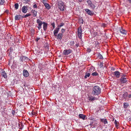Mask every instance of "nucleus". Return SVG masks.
I'll use <instances>...</instances> for the list:
<instances>
[{"mask_svg": "<svg viewBox=\"0 0 131 131\" xmlns=\"http://www.w3.org/2000/svg\"><path fill=\"white\" fill-rule=\"evenodd\" d=\"M23 57L24 61H27L29 60V58L27 57H26L25 56H24Z\"/></svg>", "mask_w": 131, "mask_h": 131, "instance_id": "nucleus-35", "label": "nucleus"}, {"mask_svg": "<svg viewBox=\"0 0 131 131\" xmlns=\"http://www.w3.org/2000/svg\"><path fill=\"white\" fill-rule=\"evenodd\" d=\"M78 0L80 2H81L82 1V0Z\"/></svg>", "mask_w": 131, "mask_h": 131, "instance_id": "nucleus-53", "label": "nucleus"}, {"mask_svg": "<svg viewBox=\"0 0 131 131\" xmlns=\"http://www.w3.org/2000/svg\"><path fill=\"white\" fill-rule=\"evenodd\" d=\"M56 37L57 38V39H60V40H61L62 39V37H63L62 34L59 33L57 35V36H56Z\"/></svg>", "mask_w": 131, "mask_h": 131, "instance_id": "nucleus-16", "label": "nucleus"}, {"mask_svg": "<svg viewBox=\"0 0 131 131\" xmlns=\"http://www.w3.org/2000/svg\"><path fill=\"white\" fill-rule=\"evenodd\" d=\"M130 3H131V0H128Z\"/></svg>", "mask_w": 131, "mask_h": 131, "instance_id": "nucleus-52", "label": "nucleus"}, {"mask_svg": "<svg viewBox=\"0 0 131 131\" xmlns=\"http://www.w3.org/2000/svg\"><path fill=\"white\" fill-rule=\"evenodd\" d=\"M86 2L89 5H90L92 3L91 1L90 0H87Z\"/></svg>", "mask_w": 131, "mask_h": 131, "instance_id": "nucleus-36", "label": "nucleus"}, {"mask_svg": "<svg viewBox=\"0 0 131 131\" xmlns=\"http://www.w3.org/2000/svg\"><path fill=\"white\" fill-rule=\"evenodd\" d=\"M128 81V80L126 78L121 77L120 79V81L122 83H126Z\"/></svg>", "mask_w": 131, "mask_h": 131, "instance_id": "nucleus-8", "label": "nucleus"}, {"mask_svg": "<svg viewBox=\"0 0 131 131\" xmlns=\"http://www.w3.org/2000/svg\"><path fill=\"white\" fill-rule=\"evenodd\" d=\"M31 114L33 115H34L35 114V113L33 111H32L31 112Z\"/></svg>", "mask_w": 131, "mask_h": 131, "instance_id": "nucleus-48", "label": "nucleus"}, {"mask_svg": "<svg viewBox=\"0 0 131 131\" xmlns=\"http://www.w3.org/2000/svg\"><path fill=\"white\" fill-rule=\"evenodd\" d=\"M90 75V74L89 73H85V74L84 77V78L85 79H86L88 77H89Z\"/></svg>", "mask_w": 131, "mask_h": 131, "instance_id": "nucleus-26", "label": "nucleus"}, {"mask_svg": "<svg viewBox=\"0 0 131 131\" xmlns=\"http://www.w3.org/2000/svg\"><path fill=\"white\" fill-rule=\"evenodd\" d=\"M92 75L93 76H97L98 75V73L96 72H95L92 73Z\"/></svg>", "mask_w": 131, "mask_h": 131, "instance_id": "nucleus-30", "label": "nucleus"}, {"mask_svg": "<svg viewBox=\"0 0 131 131\" xmlns=\"http://www.w3.org/2000/svg\"><path fill=\"white\" fill-rule=\"evenodd\" d=\"M31 13L33 14V15L36 17L37 16V11L34 10H32L31 11Z\"/></svg>", "mask_w": 131, "mask_h": 131, "instance_id": "nucleus-21", "label": "nucleus"}, {"mask_svg": "<svg viewBox=\"0 0 131 131\" xmlns=\"http://www.w3.org/2000/svg\"><path fill=\"white\" fill-rule=\"evenodd\" d=\"M31 15V14H27L24 16H23L22 17L23 18H26L27 17H28Z\"/></svg>", "mask_w": 131, "mask_h": 131, "instance_id": "nucleus-28", "label": "nucleus"}, {"mask_svg": "<svg viewBox=\"0 0 131 131\" xmlns=\"http://www.w3.org/2000/svg\"><path fill=\"white\" fill-rule=\"evenodd\" d=\"M23 75L26 77H28L29 75V73L28 71L25 69H24L23 70Z\"/></svg>", "mask_w": 131, "mask_h": 131, "instance_id": "nucleus-10", "label": "nucleus"}, {"mask_svg": "<svg viewBox=\"0 0 131 131\" xmlns=\"http://www.w3.org/2000/svg\"><path fill=\"white\" fill-rule=\"evenodd\" d=\"M90 7L91 8L93 9H94L95 8V5L93 4L92 3L89 5Z\"/></svg>", "mask_w": 131, "mask_h": 131, "instance_id": "nucleus-27", "label": "nucleus"}, {"mask_svg": "<svg viewBox=\"0 0 131 131\" xmlns=\"http://www.w3.org/2000/svg\"><path fill=\"white\" fill-rule=\"evenodd\" d=\"M101 92V89L98 86H95L92 89V94L94 95H98Z\"/></svg>", "mask_w": 131, "mask_h": 131, "instance_id": "nucleus-1", "label": "nucleus"}, {"mask_svg": "<svg viewBox=\"0 0 131 131\" xmlns=\"http://www.w3.org/2000/svg\"><path fill=\"white\" fill-rule=\"evenodd\" d=\"M21 15H16L15 16V20H19L20 19Z\"/></svg>", "mask_w": 131, "mask_h": 131, "instance_id": "nucleus-20", "label": "nucleus"}, {"mask_svg": "<svg viewBox=\"0 0 131 131\" xmlns=\"http://www.w3.org/2000/svg\"><path fill=\"white\" fill-rule=\"evenodd\" d=\"M101 122H103L104 124H107V121L106 119H101Z\"/></svg>", "mask_w": 131, "mask_h": 131, "instance_id": "nucleus-19", "label": "nucleus"}, {"mask_svg": "<svg viewBox=\"0 0 131 131\" xmlns=\"http://www.w3.org/2000/svg\"><path fill=\"white\" fill-rule=\"evenodd\" d=\"M111 70L113 71H114L115 70V69L114 68L112 67L111 69Z\"/></svg>", "mask_w": 131, "mask_h": 131, "instance_id": "nucleus-50", "label": "nucleus"}, {"mask_svg": "<svg viewBox=\"0 0 131 131\" xmlns=\"http://www.w3.org/2000/svg\"><path fill=\"white\" fill-rule=\"evenodd\" d=\"M30 1V0H24V3L25 4L27 3Z\"/></svg>", "mask_w": 131, "mask_h": 131, "instance_id": "nucleus-40", "label": "nucleus"}, {"mask_svg": "<svg viewBox=\"0 0 131 131\" xmlns=\"http://www.w3.org/2000/svg\"><path fill=\"white\" fill-rule=\"evenodd\" d=\"M114 123L116 126H118V122H117L116 120H115Z\"/></svg>", "mask_w": 131, "mask_h": 131, "instance_id": "nucleus-37", "label": "nucleus"}, {"mask_svg": "<svg viewBox=\"0 0 131 131\" xmlns=\"http://www.w3.org/2000/svg\"><path fill=\"white\" fill-rule=\"evenodd\" d=\"M87 99L89 100V101H88V102H89L90 101H92L97 100V98L92 95L88 96L87 97Z\"/></svg>", "mask_w": 131, "mask_h": 131, "instance_id": "nucleus-5", "label": "nucleus"}, {"mask_svg": "<svg viewBox=\"0 0 131 131\" xmlns=\"http://www.w3.org/2000/svg\"><path fill=\"white\" fill-rule=\"evenodd\" d=\"M60 29V28L59 27L56 28L53 31V34L54 35L55 37H56L57 36V34L58 33L59 30Z\"/></svg>", "mask_w": 131, "mask_h": 131, "instance_id": "nucleus-11", "label": "nucleus"}, {"mask_svg": "<svg viewBox=\"0 0 131 131\" xmlns=\"http://www.w3.org/2000/svg\"><path fill=\"white\" fill-rule=\"evenodd\" d=\"M120 32L122 34V36H125L126 34V32L125 30L122 28H121L119 29Z\"/></svg>", "mask_w": 131, "mask_h": 131, "instance_id": "nucleus-12", "label": "nucleus"}, {"mask_svg": "<svg viewBox=\"0 0 131 131\" xmlns=\"http://www.w3.org/2000/svg\"><path fill=\"white\" fill-rule=\"evenodd\" d=\"M72 51L71 49L65 50H63V53L64 55H67L72 52Z\"/></svg>", "mask_w": 131, "mask_h": 131, "instance_id": "nucleus-7", "label": "nucleus"}, {"mask_svg": "<svg viewBox=\"0 0 131 131\" xmlns=\"http://www.w3.org/2000/svg\"><path fill=\"white\" fill-rule=\"evenodd\" d=\"M103 66V63L102 62H101L99 65V67H100V68H102Z\"/></svg>", "mask_w": 131, "mask_h": 131, "instance_id": "nucleus-39", "label": "nucleus"}, {"mask_svg": "<svg viewBox=\"0 0 131 131\" xmlns=\"http://www.w3.org/2000/svg\"><path fill=\"white\" fill-rule=\"evenodd\" d=\"M78 35L79 38L80 39H81L82 37V29L81 26H80L78 29Z\"/></svg>", "mask_w": 131, "mask_h": 131, "instance_id": "nucleus-4", "label": "nucleus"}, {"mask_svg": "<svg viewBox=\"0 0 131 131\" xmlns=\"http://www.w3.org/2000/svg\"><path fill=\"white\" fill-rule=\"evenodd\" d=\"M64 24L63 23H60V25L58 26V27L60 28L61 27L63 26L64 25Z\"/></svg>", "mask_w": 131, "mask_h": 131, "instance_id": "nucleus-32", "label": "nucleus"}, {"mask_svg": "<svg viewBox=\"0 0 131 131\" xmlns=\"http://www.w3.org/2000/svg\"><path fill=\"white\" fill-rule=\"evenodd\" d=\"M14 6H15V8L16 9H17L18 8V6H19V5H18V4L17 3H15V4Z\"/></svg>", "mask_w": 131, "mask_h": 131, "instance_id": "nucleus-31", "label": "nucleus"}, {"mask_svg": "<svg viewBox=\"0 0 131 131\" xmlns=\"http://www.w3.org/2000/svg\"><path fill=\"white\" fill-rule=\"evenodd\" d=\"M65 31V29H64L62 28L61 29V32L62 33V34H63V33H64V32Z\"/></svg>", "mask_w": 131, "mask_h": 131, "instance_id": "nucleus-43", "label": "nucleus"}, {"mask_svg": "<svg viewBox=\"0 0 131 131\" xmlns=\"http://www.w3.org/2000/svg\"><path fill=\"white\" fill-rule=\"evenodd\" d=\"M131 98V94H128L127 93V100H128L129 98Z\"/></svg>", "mask_w": 131, "mask_h": 131, "instance_id": "nucleus-34", "label": "nucleus"}, {"mask_svg": "<svg viewBox=\"0 0 131 131\" xmlns=\"http://www.w3.org/2000/svg\"><path fill=\"white\" fill-rule=\"evenodd\" d=\"M79 22L82 24H83V20L82 18H80L79 19Z\"/></svg>", "mask_w": 131, "mask_h": 131, "instance_id": "nucleus-33", "label": "nucleus"}, {"mask_svg": "<svg viewBox=\"0 0 131 131\" xmlns=\"http://www.w3.org/2000/svg\"><path fill=\"white\" fill-rule=\"evenodd\" d=\"M2 75L5 78L7 77V75L5 71H2Z\"/></svg>", "mask_w": 131, "mask_h": 131, "instance_id": "nucleus-18", "label": "nucleus"}, {"mask_svg": "<svg viewBox=\"0 0 131 131\" xmlns=\"http://www.w3.org/2000/svg\"><path fill=\"white\" fill-rule=\"evenodd\" d=\"M44 22L41 21L39 19H37L36 20V22L38 24V25L37 27L38 28L39 30H40L42 28V25Z\"/></svg>", "mask_w": 131, "mask_h": 131, "instance_id": "nucleus-3", "label": "nucleus"}, {"mask_svg": "<svg viewBox=\"0 0 131 131\" xmlns=\"http://www.w3.org/2000/svg\"><path fill=\"white\" fill-rule=\"evenodd\" d=\"M33 7L34 8H37V5L36 4H34L33 5Z\"/></svg>", "mask_w": 131, "mask_h": 131, "instance_id": "nucleus-46", "label": "nucleus"}, {"mask_svg": "<svg viewBox=\"0 0 131 131\" xmlns=\"http://www.w3.org/2000/svg\"><path fill=\"white\" fill-rule=\"evenodd\" d=\"M85 11L88 15L90 16H92L94 14V13L93 12L91 11L88 9H85Z\"/></svg>", "mask_w": 131, "mask_h": 131, "instance_id": "nucleus-6", "label": "nucleus"}, {"mask_svg": "<svg viewBox=\"0 0 131 131\" xmlns=\"http://www.w3.org/2000/svg\"><path fill=\"white\" fill-rule=\"evenodd\" d=\"M98 57L100 59H102L103 58L102 55L100 53H99L98 54Z\"/></svg>", "mask_w": 131, "mask_h": 131, "instance_id": "nucleus-29", "label": "nucleus"}, {"mask_svg": "<svg viewBox=\"0 0 131 131\" xmlns=\"http://www.w3.org/2000/svg\"><path fill=\"white\" fill-rule=\"evenodd\" d=\"M80 118L82 119L83 120H84L86 117V116L82 114H80L79 115Z\"/></svg>", "mask_w": 131, "mask_h": 131, "instance_id": "nucleus-17", "label": "nucleus"}, {"mask_svg": "<svg viewBox=\"0 0 131 131\" xmlns=\"http://www.w3.org/2000/svg\"><path fill=\"white\" fill-rule=\"evenodd\" d=\"M75 46L76 47H78L79 46V44L78 43H77L75 45Z\"/></svg>", "mask_w": 131, "mask_h": 131, "instance_id": "nucleus-47", "label": "nucleus"}, {"mask_svg": "<svg viewBox=\"0 0 131 131\" xmlns=\"http://www.w3.org/2000/svg\"><path fill=\"white\" fill-rule=\"evenodd\" d=\"M70 43L71 46H73L74 44V41H71L70 42Z\"/></svg>", "mask_w": 131, "mask_h": 131, "instance_id": "nucleus-38", "label": "nucleus"}, {"mask_svg": "<svg viewBox=\"0 0 131 131\" xmlns=\"http://www.w3.org/2000/svg\"><path fill=\"white\" fill-rule=\"evenodd\" d=\"M47 0H42V2H44H44H47Z\"/></svg>", "mask_w": 131, "mask_h": 131, "instance_id": "nucleus-49", "label": "nucleus"}, {"mask_svg": "<svg viewBox=\"0 0 131 131\" xmlns=\"http://www.w3.org/2000/svg\"><path fill=\"white\" fill-rule=\"evenodd\" d=\"M58 7L60 10L63 11L64 10V7L63 2L61 0L58 1Z\"/></svg>", "mask_w": 131, "mask_h": 131, "instance_id": "nucleus-2", "label": "nucleus"}, {"mask_svg": "<svg viewBox=\"0 0 131 131\" xmlns=\"http://www.w3.org/2000/svg\"><path fill=\"white\" fill-rule=\"evenodd\" d=\"M21 10L22 12L24 13H27V6H24L22 7L21 8Z\"/></svg>", "mask_w": 131, "mask_h": 131, "instance_id": "nucleus-13", "label": "nucleus"}, {"mask_svg": "<svg viewBox=\"0 0 131 131\" xmlns=\"http://www.w3.org/2000/svg\"><path fill=\"white\" fill-rule=\"evenodd\" d=\"M12 114L14 116L15 113V111L14 110H12Z\"/></svg>", "mask_w": 131, "mask_h": 131, "instance_id": "nucleus-42", "label": "nucleus"}, {"mask_svg": "<svg viewBox=\"0 0 131 131\" xmlns=\"http://www.w3.org/2000/svg\"><path fill=\"white\" fill-rule=\"evenodd\" d=\"M51 25L53 27V29L54 28H55V23H51Z\"/></svg>", "mask_w": 131, "mask_h": 131, "instance_id": "nucleus-41", "label": "nucleus"}, {"mask_svg": "<svg viewBox=\"0 0 131 131\" xmlns=\"http://www.w3.org/2000/svg\"><path fill=\"white\" fill-rule=\"evenodd\" d=\"M129 121L131 122V117H130L129 118Z\"/></svg>", "mask_w": 131, "mask_h": 131, "instance_id": "nucleus-51", "label": "nucleus"}, {"mask_svg": "<svg viewBox=\"0 0 131 131\" xmlns=\"http://www.w3.org/2000/svg\"><path fill=\"white\" fill-rule=\"evenodd\" d=\"M127 92H125L123 95V97L124 99H127Z\"/></svg>", "mask_w": 131, "mask_h": 131, "instance_id": "nucleus-23", "label": "nucleus"}, {"mask_svg": "<svg viewBox=\"0 0 131 131\" xmlns=\"http://www.w3.org/2000/svg\"><path fill=\"white\" fill-rule=\"evenodd\" d=\"M113 73H114V75L117 78H119L120 75V73L118 71H116L114 72Z\"/></svg>", "mask_w": 131, "mask_h": 131, "instance_id": "nucleus-14", "label": "nucleus"}, {"mask_svg": "<svg viewBox=\"0 0 131 131\" xmlns=\"http://www.w3.org/2000/svg\"><path fill=\"white\" fill-rule=\"evenodd\" d=\"M124 108H127L129 106V104L128 103H124Z\"/></svg>", "mask_w": 131, "mask_h": 131, "instance_id": "nucleus-22", "label": "nucleus"}, {"mask_svg": "<svg viewBox=\"0 0 131 131\" xmlns=\"http://www.w3.org/2000/svg\"><path fill=\"white\" fill-rule=\"evenodd\" d=\"M94 71V68L93 67H91L89 69V71L91 73L92 72Z\"/></svg>", "mask_w": 131, "mask_h": 131, "instance_id": "nucleus-24", "label": "nucleus"}, {"mask_svg": "<svg viewBox=\"0 0 131 131\" xmlns=\"http://www.w3.org/2000/svg\"><path fill=\"white\" fill-rule=\"evenodd\" d=\"M47 2H42V3L44 4V6L46 7V8L47 9H49L51 7L50 6L49 4L48 3H46Z\"/></svg>", "mask_w": 131, "mask_h": 131, "instance_id": "nucleus-9", "label": "nucleus"}, {"mask_svg": "<svg viewBox=\"0 0 131 131\" xmlns=\"http://www.w3.org/2000/svg\"><path fill=\"white\" fill-rule=\"evenodd\" d=\"M43 28L44 30L45 31L47 29L48 24L46 23L43 22Z\"/></svg>", "mask_w": 131, "mask_h": 131, "instance_id": "nucleus-15", "label": "nucleus"}, {"mask_svg": "<svg viewBox=\"0 0 131 131\" xmlns=\"http://www.w3.org/2000/svg\"><path fill=\"white\" fill-rule=\"evenodd\" d=\"M40 38H36L35 40L36 42H38V40H39Z\"/></svg>", "mask_w": 131, "mask_h": 131, "instance_id": "nucleus-45", "label": "nucleus"}, {"mask_svg": "<svg viewBox=\"0 0 131 131\" xmlns=\"http://www.w3.org/2000/svg\"><path fill=\"white\" fill-rule=\"evenodd\" d=\"M5 3L4 0H0V5H4Z\"/></svg>", "mask_w": 131, "mask_h": 131, "instance_id": "nucleus-25", "label": "nucleus"}, {"mask_svg": "<svg viewBox=\"0 0 131 131\" xmlns=\"http://www.w3.org/2000/svg\"><path fill=\"white\" fill-rule=\"evenodd\" d=\"M20 60L21 61L23 62V61L24 60V59L23 58V57H21L20 58Z\"/></svg>", "mask_w": 131, "mask_h": 131, "instance_id": "nucleus-44", "label": "nucleus"}, {"mask_svg": "<svg viewBox=\"0 0 131 131\" xmlns=\"http://www.w3.org/2000/svg\"><path fill=\"white\" fill-rule=\"evenodd\" d=\"M114 118L113 119V121H114Z\"/></svg>", "mask_w": 131, "mask_h": 131, "instance_id": "nucleus-54", "label": "nucleus"}]
</instances>
